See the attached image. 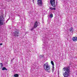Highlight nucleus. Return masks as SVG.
I'll return each mask as SVG.
<instances>
[{
	"label": "nucleus",
	"instance_id": "1",
	"mask_svg": "<svg viewBox=\"0 0 77 77\" xmlns=\"http://www.w3.org/2000/svg\"><path fill=\"white\" fill-rule=\"evenodd\" d=\"M44 69L48 72H50V71L51 69V66L48 64V62L46 63L45 64H44L43 66Z\"/></svg>",
	"mask_w": 77,
	"mask_h": 77
},
{
	"label": "nucleus",
	"instance_id": "2",
	"mask_svg": "<svg viewBox=\"0 0 77 77\" xmlns=\"http://www.w3.org/2000/svg\"><path fill=\"white\" fill-rule=\"evenodd\" d=\"M63 69L64 70V71L65 72L64 73L63 75L64 77H68L69 76V72H70V70L69 68H65V67L63 68Z\"/></svg>",
	"mask_w": 77,
	"mask_h": 77
},
{
	"label": "nucleus",
	"instance_id": "3",
	"mask_svg": "<svg viewBox=\"0 0 77 77\" xmlns=\"http://www.w3.org/2000/svg\"><path fill=\"white\" fill-rule=\"evenodd\" d=\"M4 14L2 13L0 15V26L3 25L5 24V20L4 19Z\"/></svg>",
	"mask_w": 77,
	"mask_h": 77
},
{
	"label": "nucleus",
	"instance_id": "4",
	"mask_svg": "<svg viewBox=\"0 0 77 77\" xmlns=\"http://www.w3.org/2000/svg\"><path fill=\"white\" fill-rule=\"evenodd\" d=\"M13 33L15 37L19 36V35H18L19 34V31L18 30L15 31Z\"/></svg>",
	"mask_w": 77,
	"mask_h": 77
},
{
	"label": "nucleus",
	"instance_id": "5",
	"mask_svg": "<svg viewBox=\"0 0 77 77\" xmlns=\"http://www.w3.org/2000/svg\"><path fill=\"white\" fill-rule=\"evenodd\" d=\"M51 5L53 7H55L56 5L55 4V0H50Z\"/></svg>",
	"mask_w": 77,
	"mask_h": 77
},
{
	"label": "nucleus",
	"instance_id": "6",
	"mask_svg": "<svg viewBox=\"0 0 77 77\" xmlns=\"http://www.w3.org/2000/svg\"><path fill=\"white\" fill-rule=\"evenodd\" d=\"M38 5L42 6V0H38Z\"/></svg>",
	"mask_w": 77,
	"mask_h": 77
},
{
	"label": "nucleus",
	"instance_id": "7",
	"mask_svg": "<svg viewBox=\"0 0 77 77\" xmlns=\"http://www.w3.org/2000/svg\"><path fill=\"white\" fill-rule=\"evenodd\" d=\"M38 26V22L36 21L34 23V25L33 26V29H35V28H36Z\"/></svg>",
	"mask_w": 77,
	"mask_h": 77
},
{
	"label": "nucleus",
	"instance_id": "8",
	"mask_svg": "<svg viewBox=\"0 0 77 77\" xmlns=\"http://www.w3.org/2000/svg\"><path fill=\"white\" fill-rule=\"evenodd\" d=\"M72 40L74 42H76V41H77V37H73L72 38Z\"/></svg>",
	"mask_w": 77,
	"mask_h": 77
},
{
	"label": "nucleus",
	"instance_id": "9",
	"mask_svg": "<svg viewBox=\"0 0 77 77\" xmlns=\"http://www.w3.org/2000/svg\"><path fill=\"white\" fill-rule=\"evenodd\" d=\"M50 10H56V8H53L52 7H49Z\"/></svg>",
	"mask_w": 77,
	"mask_h": 77
},
{
	"label": "nucleus",
	"instance_id": "10",
	"mask_svg": "<svg viewBox=\"0 0 77 77\" xmlns=\"http://www.w3.org/2000/svg\"><path fill=\"white\" fill-rule=\"evenodd\" d=\"M0 65L1 66L0 68H3V63H0Z\"/></svg>",
	"mask_w": 77,
	"mask_h": 77
},
{
	"label": "nucleus",
	"instance_id": "11",
	"mask_svg": "<svg viewBox=\"0 0 77 77\" xmlns=\"http://www.w3.org/2000/svg\"><path fill=\"white\" fill-rule=\"evenodd\" d=\"M2 71H4V70H6V71H7V69L6 68V67H4L3 68H2Z\"/></svg>",
	"mask_w": 77,
	"mask_h": 77
},
{
	"label": "nucleus",
	"instance_id": "12",
	"mask_svg": "<svg viewBox=\"0 0 77 77\" xmlns=\"http://www.w3.org/2000/svg\"><path fill=\"white\" fill-rule=\"evenodd\" d=\"M51 63L52 64L53 66H54V62H53V61H51Z\"/></svg>",
	"mask_w": 77,
	"mask_h": 77
},
{
	"label": "nucleus",
	"instance_id": "13",
	"mask_svg": "<svg viewBox=\"0 0 77 77\" xmlns=\"http://www.w3.org/2000/svg\"><path fill=\"white\" fill-rule=\"evenodd\" d=\"M14 75L15 77H18L19 76L18 74H14Z\"/></svg>",
	"mask_w": 77,
	"mask_h": 77
},
{
	"label": "nucleus",
	"instance_id": "14",
	"mask_svg": "<svg viewBox=\"0 0 77 77\" xmlns=\"http://www.w3.org/2000/svg\"><path fill=\"white\" fill-rule=\"evenodd\" d=\"M53 14H51L49 16V17L51 18H53Z\"/></svg>",
	"mask_w": 77,
	"mask_h": 77
},
{
	"label": "nucleus",
	"instance_id": "15",
	"mask_svg": "<svg viewBox=\"0 0 77 77\" xmlns=\"http://www.w3.org/2000/svg\"><path fill=\"white\" fill-rule=\"evenodd\" d=\"M52 70L53 72V71H54V66H53Z\"/></svg>",
	"mask_w": 77,
	"mask_h": 77
},
{
	"label": "nucleus",
	"instance_id": "16",
	"mask_svg": "<svg viewBox=\"0 0 77 77\" xmlns=\"http://www.w3.org/2000/svg\"><path fill=\"white\" fill-rule=\"evenodd\" d=\"M70 32H73L74 30L72 29H70Z\"/></svg>",
	"mask_w": 77,
	"mask_h": 77
},
{
	"label": "nucleus",
	"instance_id": "17",
	"mask_svg": "<svg viewBox=\"0 0 77 77\" xmlns=\"http://www.w3.org/2000/svg\"><path fill=\"white\" fill-rule=\"evenodd\" d=\"M2 45H3V43H0V46Z\"/></svg>",
	"mask_w": 77,
	"mask_h": 77
},
{
	"label": "nucleus",
	"instance_id": "18",
	"mask_svg": "<svg viewBox=\"0 0 77 77\" xmlns=\"http://www.w3.org/2000/svg\"><path fill=\"white\" fill-rule=\"evenodd\" d=\"M8 20H9V19H8L7 20L6 22V23H7V22H8Z\"/></svg>",
	"mask_w": 77,
	"mask_h": 77
},
{
	"label": "nucleus",
	"instance_id": "19",
	"mask_svg": "<svg viewBox=\"0 0 77 77\" xmlns=\"http://www.w3.org/2000/svg\"><path fill=\"white\" fill-rule=\"evenodd\" d=\"M73 29L72 28H71L70 29Z\"/></svg>",
	"mask_w": 77,
	"mask_h": 77
},
{
	"label": "nucleus",
	"instance_id": "20",
	"mask_svg": "<svg viewBox=\"0 0 77 77\" xmlns=\"http://www.w3.org/2000/svg\"><path fill=\"white\" fill-rule=\"evenodd\" d=\"M31 30H33V29H31Z\"/></svg>",
	"mask_w": 77,
	"mask_h": 77
},
{
	"label": "nucleus",
	"instance_id": "21",
	"mask_svg": "<svg viewBox=\"0 0 77 77\" xmlns=\"http://www.w3.org/2000/svg\"><path fill=\"white\" fill-rule=\"evenodd\" d=\"M15 29H17V28H15Z\"/></svg>",
	"mask_w": 77,
	"mask_h": 77
},
{
	"label": "nucleus",
	"instance_id": "22",
	"mask_svg": "<svg viewBox=\"0 0 77 77\" xmlns=\"http://www.w3.org/2000/svg\"><path fill=\"white\" fill-rule=\"evenodd\" d=\"M33 1H34V0H33Z\"/></svg>",
	"mask_w": 77,
	"mask_h": 77
}]
</instances>
